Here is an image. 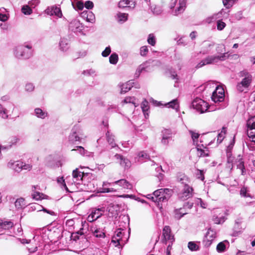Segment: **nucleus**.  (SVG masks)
Wrapping results in <instances>:
<instances>
[{
  "instance_id": "1",
  "label": "nucleus",
  "mask_w": 255,
  "mask_h": 255,
  "mask_svg": "<svg viewBox=\"0 0 255 255\" xmlns=\"http://www.w3.org/2000/svg\"><path fill=\"white\" fill-rule=\"evenodd\" d=\"M240 81L236 86L237 91L240 93L248 92L252 86L253 81V76L251 73L247 70H243L238 73Z\"/></svg>"
},
{
  "instance_id": "2",
  "label": "nucleus",
  "mask_w": 255,
  "mask_h": 255,
  "mask_svg": "<svg viewBox=\"0 0 255 255\" xmlns=\"http://www.w3.org/2000/svg\"><path fill=\"white\" fill-rule=\"evenodd\" d=\"M13 53L17 59H29L33 54L32 46L31 44L25 42L16 46L14 48Z\"/></svg>"
},
{
  "instance_id": "3",
  "label": "nucleus",
  "mask_w": 255,
  "mask_h": 255,
  "mask_svg": "<svg viewBox=\"0 0 255 255\" xmlns=\"http://www.w3.org/2000/svg\"><path fill=\"white\" fill-rule=\"evenodd\" d=\"M226 54L221 55H209L198 63L195 68L198 69L203 66L217 63L219 61H224L226 59Z\"/></svg>"
},
{
  "instance_id": "4",
  "label": "nucleus",
  "mask_w": 255,
  "mask_h": 255,
  "mask_svg": "<svg viewBox=\"0 0 255 255\" xmlns=\"http://www.w3.org/2000/svg\"><path fill=\"white\" fill-rule=\"evenodd\" d=\"M172 191L168 188H161L153 192V195L156 196L154 197L155 202L159 205V203L161 202H166L171 196Z\"/></svg>"
},
{
  "instance_id": "5",
  "label": "nucleus",
  "mask_w": 255,
  "mask_h": 255,
  "mask_svg": "<svg viewBox=\"0 0 255 255\" xmlns=\"http://www.w3.org/2000/svg\"><path fill=\"white\" fill-rule=\"evenodd\" d=\"M82 130L78 125L74 126L71 130L69 135V141L71 143L75 144L77 142H80L83 138Z\"/></svg>"
},
{
  "instance_id": "6",
  "label": "nucleus",
  "mask_w": 255,
  "mask_h": 255,
  "mask_svg": "<svg viewBox=\"0 0 255 255\" xmlns=\"http://www.w3.org/2000/svg\"><path fill=\"white\" fill-rule=\"evenodd\" d=\"M192 107L200 114H202L207 111L209 105L205 101L196 98L192 102Z\"/></svg>"
},
{
  "instance_id": "7",
  "label": "nucleus",
  "mask_w": 255,
  "mask_h": 255,
  "mask_svg": "<svg viewBox=\"0 0 255 255\" xmlns=\"http://www.w3.org/2000/svg\"><path fill=\"white\" fill-rule=\"evenodd\" d=\"M124 235L125 232H124V230L121 228H119L115 232V235L113 237L112 239V242L116 244L118 243L117 245H116V247H118V246H122V245H124L126 243V242L128 241V239L126 238V240L124 239Z\"/></svg>"
},
{
  "instance_id": "8",
  "label": "nucleus",
  "mask_w": 255,
  "mask_h": 255,
  "mask_svg": "<svg viewBox=\"0 0 255 255\" xmlns=\"http://www.w3.org/2000/svg\"><path fill=\"white\" fill-rule=\"evenodd\" d=\"M193 189L189 185L183 186V188L178 194V198L182 201H185L192 197Z\"/></svg>"
},
{
  "instance_id": "9",
  "label": "nucleus",
  "mask_w": 255,
  "mask_h": 255,
  "mask_svg": "<svg viewBox=\"0 0 255 255\" xmlns=\"http://www.w3.org/2000/svg\"><path fill=\"white\" fill-rule=\"evenodd\" d=\"M225 93L224 89L219 86H217L216 90L213 92L211 98L215 103H218L223 101L224 100Z\"/></svg>"
},
{
  "instance_id": "10",
  "label": "nucleus",
  "mask_w": 255,
  "mask_h": 255,
  "mask_svg": "<svg viewBox=\"0 0 255 255\" xmlns=\"http://www.w3.org/2000/svg\"><path fill=\"white\" fill-rule=\"evenodd\" d=\"M83 28L82 23L77 19L72 20L69 25V29L74 33L82 32Z\"/></svg>"
},
{
  "instance_id": "11",
  "label": "nucleus",
  "mask_w": 255,
  "mask_h": 255,
  "mask_svg": "<svg viewBox=\"0 0 255 255\" xmlns=\"http://www.w3.org/2000/svg\"><path fill=\"white\" fill-rule=\"evenodd\" d=\"M90 231L93 235L99 239H104L106 237V232L104 229L100 228L97 226H93L90 227Z\"/></svg>"
},
{
  "instance_id": "12",
  "label": "nucleus",
  "mask_w": 255,
  "mask_h": 255,
  "mask_svg": "<svg viewBox=\"0 0 255 255\" xmlns=\"http://www.w3.org/2000/svg\"><path fill=\"white\" fill-rule=\"evenodd\" d=\"M153 62L154 61H151L149 60L148 61H146V62L140 65L136 71V72L135 73V76L136 77H138L140 73H141L142 72L144 71H149L150 70V64L152 62Z\"/></svg>"
},
{
  "instance_id": "13",
  "label": "nucleus",
  "mask_w": 255,
  "mask_h": 255,
  "mask_svg": "<svg viewBox=\"0 0 255 255\" xmlns=\"http://www.w3.org/2000/svg\"><path fill=\"white\" fill-rule=\"evenodd\" d=\"M115 158L118 160L120 165L124 167L125 169H128L131 166V162L129 159L119 154L115 155Z\"/></svg>"
},
{
  "instance_id": "14",
  "label": "nucleus",
  "mask_w": 255,
  "mask_h": 255,
  "mask_svg": "<svg viewBox=\"0 0 255 255\" xmlns=\"http://www.w3.org/2000/svg\"><path fill=\"white\" fill-rule=\"evenodd\" d=\"M161 143L164 145H167L169 140L171 138L172 132L171 129H164L161 132Z\"/></svg>"
},
{
  "instance_id": "15",
  "label": "nucleus",
  "mask_w": 255,
  "mask_h": 255,
  "mask_svg": "<svg viewBox=\"0 0 255 255\" xmlns=\"http://www.w3.org/2000/svg\"><path fill=\"white\" fill-rule=\"evenodd\" d=\"M186 7V0H179L178 5L177 8L172 11V13L174 15H178L185 10Z\"/></svg>"
},
{
  "instance_id": "16",
  "label": "nucleus",
  "mask_w": 255,
  "mask_h": 255,
  "mask_svg": "<svg viewBox=\"0 0 255 255\" xmlns=\"http://www.w3.org/2000/svg\"><path fill=\"white\" fill-rule=\"evenodd\" d=\"M22 165H23V162L19 161H10L9 162H8L7 164V166L8 167L12 169L15 172H19L22 170Z\"/></svg>"
},
{
  "instance_id": "17",
  "label": "nucleus",
  "mask_w": 255,
  "mask_h": 255,
  "mask_svg": "<svg viewBox=\"0 0 255 255\" xmlns=\"http://www.w3.org/2000/svg\"><path fill=\"white\" fill-rule=\"evenodd\" d=\"M203 44V49L200 53L203 55H206L209 53L211 49L214 46L215 43L213 42H209L204 41Z\"/></svg>"
},
{
  "instance_id": "18",
  "label": "nucleus",
  "mask_w": 255,
  "mask_h": 255,
  "mask_svg": "<svg viewBox=\"0 0 255 255\" xmlns=\"http://www.w3.org/2000/svg\"><path fill=\"white\" fill-rule=\"evenodd\" d=\"M38 186H32V191L33 193L32 194V197L33 199H35L36 200H41L43 199L46 198L47 197V195L40 193L38 191H36L35 190L37 188Z\"/></svg>"
},
{
  "instance_id": "19",
  "label": "nucleus",
  "mask_w": 255,
  "mask_h": 255,
  "mask_svg": "<svg viewBox=\"0 0 255 255\" xmlns=\"http://www.w3.org/2000/svg\"><path fill=\"white\" fill-rule=\"evenodd\" d=\"M113 185L118 184L120 186L123 187L125 189H131L132 188V185L129 182L124 179H120L112 183Z\"/></svg>"
},
{
  "instance_id": "20",
  "label": "nucleus",
  "mask_w": 255,
  "mask_h": 255,
  "mask_svg": "<svg viewBox=\"0 0 255 255\" xmlns=\"http://www.w3.org/2000/svg\"><path fill=\"white\" fill-rule=\"evenodd\" d=\"M135 5V2L133 0H121L119 2V7H132L134 8Z\"/></svg>"
},
{
  "instance_id": "21",
  "label": "nucleus",
  "mask_w": 255,
  "mask_h": 255,
  "mask_svg": "<svg viewBox=\"0 0 255 255\" xmlns=\"http://www.w3.org/2000/svg\"><path fill=\"white\" fill-rule=\"evenodd\" d=\"M163 236L165 240L173 242L174 240L173 236L171 234V229L169 226H166L163 229Z\"/></svg>"
},
{
  "instance_id": "22",
  "label": "nucleus",
  "mask_w": 255,
  "mask_h": 255,
  "mask_svg": "<svg viewBox=\"0 0 255 255\" xmlns=\"http://www.w3.org/2000/svg\"><path fill=\"white\" fill-rule=\"evenodd\" d=\"M13 222L10 221H4L0 219V231L4 230H8L13 226Z\"/></svg>"
},
{
  "instance_id": "23",
  "label": "nucleus",
  "mask_w": 255,
  "mask_h": 255,
  "mask_svg": "<svg viewBox=\"0 0 255 255\" xmlns=\"http://www.w3.org/2000/svg\"><path fill=\"white\" fill-rule=\"evenodd\" d=\"M149 158V156L145 152L142 151L138 153L137 156L135 157V161L142 162L145 160Z\"/></svg>"
},
{
  "instance_id": "24",
  "label": "nucleus",
  "mask_w": 255,
  "mask_h": 255,
  "mask_svg": "<svg viewBox=\"0 0 255 255\" xmlns=\"http://www.w3.org/2000/svg\"><path fill=\"white\" fill-rule=\"evenodd\" d=\"M60 49L63 51H67L69 48V40L67 38H61L59 41Z\"/></svg>"
},
{
  "instance_id": "25",
  "label": "nucleus",
  "mask_w": 255,
  "mask_h": 255,
  "mask_svg": "<svg viewBox=\"0 0 255 255\" xmlns=\"http://www.w3.org/2000/svg\"><path fill=\"white\" fill-rule=\"evenodd\" d=\"M177 180L180 182L183 186L189 185V180L188 177L183 173H179L177 175Z\"/></svg>"
},
{
  "instance_id": "26",
  "label": "nucleus",
  "mask_w": 255,
  "mask_h": 255,
  "mask_svg": "<svg viewBox=\"0 0 255 255\" xmlns=\"http://www.w3.org/2000/svg\"><path fill=\"white\" fill-rule=\"evenodd\" d=\"M237 168L241 169L242 174L244 175L245 173L246 169H245V165H244V162L243 158H242V156H241V155H238V158H237Z\"/></svg>"
},
{
  "instance_id": "27",
  "label": "nucleus",
  "mask_w": 255,
  "mask_h": 255,
  "mask_svg": "<svg viewBox=\"0 0 255 255\" xmlns=\"http://www.w3.org/2000/svg\"><path fill=\"white\" fill-rule=\"evenodd\" d=\"M72 151H78V152L82 155L85 156H93V153L85 150L82 146H77V149H73Z\"/></svg>"
},
{
  "instance_id": "28",
  "label": "nucleus",
  "mask_w": 255,
  "mask_h": 255,
  "mask_svg": "<svg viewBox=\"0 0 255 255\" xmlns=\"http://www.w3.org/2000/svg\"><path fill=\"white\" fill-rule=\"evenodd\" d=\"M83 172H81L78 168L74 170L72 172L73 178L75 180L74 182L81 181L83 177Z\"/></svg>"
},
{
  "instance_id": "29",
  "label": "nucleus",
  "mask_w": 255,
  "mask_h": 255,
  "mask_svg": "<svg viewBox=\"0 0 255 255\" xmlns=\"http://www.w3.org/2000/svg\"><path fill=\"white\" fill-rule=\"evenodd\" d=\"M240 194L243 197L252 198V196L250 193V188L247 186H244L241 188Z\"/></svg>"
},
{
  "instance_id": "30",
  "label": "nucleus",
  "mask_w": 255,
  "mask_h": 255,
  "mask_svg": "<svg viewBox=\"0 0 255 255\" xmlns=\"http://www.w3.org/2000/svg\"><path fill=\"white\" fill-rule=\"evenodd\" d=\"M132 84H134V82L130 81L127 83L123 84L121 87V93L125 94L128 92V91H129L131 89V88L133 87Z\"/></svg>"
},
{
  "instance_id": "31",
  "label": "nucleus",
  "mask_w": 255,
  "mask_h": 255,
  "mask_svg": "<svg viewBox=\"0 0 255 255\" xmlns=\"http://www.w3.org/2000/svg\"><path fill=\"white\" fill-rule=\"evenodd\" d=\"M227 245H229V243L227 240L219 243L217 246V251L218 253L224 252L226 250Z\"/></svg>"
},
{
  "instance_id": "32",
  "label": "nucleus",
  "mask_w": 255,
  "mask_h": 255,
  "mask_svg": "<svg viewBox=\"0 0 255 255\" xmlns=\"http://www.w3.org/2000/svg\"><path fill=\"white\" fill-rule=\"evenodd\" d=\"M106 136L107 141L112 147H115L117 146L116 143L115 142L114 135H113L109 131L106 132Z\"/></svg>"
},
{
  "instance_id": "33",
  "label": "nucleus",
  "mask_w": 255,
  "mask_h": 255,
  "mask_svg": "<svg viewBox=\"0 0 255 255\" xmlns=\"http://www.w3.org/2000/svg\"><path fill=\"white\" fill-rule=\"evenodd\" d=\"M141 108L142 111L144 115L145 118H147V116H148V114L147 113L148 110L149 109V104L147 100L145 99L144 100L141 104Z\"/></svg>"
},
{
  "instance_id": "34",
  "label": "nucleus",
  "mask_w": 255,
  "mask_h": 255,
  "mask_svg": "<svg viewBox=\"0 0 255 255\" xmlns=\"http://www.w3.org/2000/svg\"><path fill=\"white\" fill-rule=\"evenodd\" d=\"M104 212V208H100L93 210L91 213L92 215H93V216L95 217V218L98 219L102 216Z\"/></svg>"
},
{
  "instance_id": "35",
  "label": "nucleus",
  "mask_w": 255,
  "mask_h": 255,
  "mask_svg": "<svg viewBox=\"0 0 255 255\" xmlns=\"http://www.w3.org/2000/svg\"><path fill=\"white\" fill-rule=\"evenodd\" d=\"M241 223V222L239 220L236 221L235 226L234 227L235 231H234V232L232 234L233 236H235V237L237 236H238V235L239 234H240L241 233V228L240 227Z\"/></svg>"
},
{
  "instance_id": "36",
  "label": "nucleus",
  "mask_w": 255,
  "mask_h": 255,
  "mask_svg": "<svg viewBox=\"0 0 255 255\" xmlns=\"http://www.w3.org/2000/svg\"><path fill=\"white\" fill-rule=\"evenodd\" d=\"M35 115L39 118L44 119L47 116V113L42 111L40 108H36L34 110Z\"/></svg>"
},
{
  "instance_id": "37",
  "label": "nucleus",
  "mask_w": 255,
  "mask_h": 255,
  "mask_svg": "<svg viewBox=\"0 0 255 255\" xmlns=\"http://www.w3.org/2000/svg\"><path fill=\"white\" fill-rule=\"evenodd\" d=\"M26 206L25 200L24 198H20L17 199L15 202V207L19 209L24 208Z\"/></svg>"
},
{
  "instance_id": "38",
  "label": "nucleus",
  "mask_w": 255,
  "mask_h": 255,
  "mask_svg": "<svg viewBox=\"0 0 255 255\" xmlns=\"http://www.w3.org/2000/svg\"><path fill=\"white\" fill-rule=\"evenodd\" d=\"M165 106L168 108H171L173 109H175L176 110H178L179 108V104L177 99L173 100L171 102L165 104Z\"/></svg>"
},
{
  "instance_id": "39",
  "label": "nucleus",
  "mask_w": 255,
  "mask_h": 255,
  "mask_svg": "<svg viewBox=\"0 0 255 255\" xmlns=\"http://www.w3.org/2000/svg\"><path fill=\"white\" fill-rule=\"evenodd\" d=\"M128 14L119 12L117 14V19L119 22L123 23L128 20Z\"/></svg>"
},
{
  "instance_id": "40",
  "label": "nucleus",
  "mask_w": 255,
  "mask_h": 255,
  "mask_svg": "<svg viewBox=\"0 0 255 255\" xmlns=\"http://www.w3.org/2000/svg\"><path fill=\"white\" fill-rule=\"evenodd\" d=\"M212 219L214 223L217 224L223 223L225 221V218L223 215L220 216L214 215Z\"/></svg>"
},
{
  "instance_id": "41",
  "label": "nucleus",
  "mask_w": 255,
  "mask_h": 255,
  "mask_svg": "<svg viewBox=\"0 0 255 255\" xmlns=\"http://www.w3.org/2000/svg\"><path fill=\"white\" fill-rule=\"evenodd\" d=\"M119 60L118 55L116 53H112L109 57V62L111 64H116Z\"/></svg>"
},
{
  "instance_id": "42",
  "label": "nucleus",
  "mask_w": 255,
  "mask_h": 255,
  "mask_svg": "<svg viewBox=\"0 0 255 255\" xmlns=\"http://www.w3.org/2000/svg\"><path fill=\"white\" fill-rule=\"evenodd\" d=\"M185 209L183 208H180L179 209L175 210V217L178 219H180L181 218H182L184 215L187 214V212H185L184 210Z\"/></svg>"
},
{
  "instance_id": "43",
  "label": "nucleus",
  "mask_w": 255,
  "mask_h": 255,
  "mask_svg": "<svg viewBox=\"0 0 255 255\" xmlns=\"http://www.w3.org/2000/svg\"><path fill=\"white\" fill-rule=\"evenodd\" d=\"M151 11L156 15H159L162 12V9L160 6L153 5L150 7Z\"/></svg>"
},
{
  "instance_id": "44",
  "label": "nucleus",
  "mask_w": 255,
  "mask_h": 255,
  "mask_svg": "<svg viewBox=\"0 0 255 255\" xmlns=\"http://www.w3.org/2000/svg\"><path fill=\"white\" fill-rule=\"evenodd\" d=\"M188 247L191 251H197L199 250V247L194 242H189L188 244Z\"/></svg>"
},
{
  "instance_id": "45",
  "label": "nucleus",
  "mask_w": 255,
  "mask_h": 255,
  "mask_svg": "<svg viewBox=\"0 0 255 255\" xmlns=\"http://www.w3.org/2000/svg\"><path fill=\"white\" fill-rule=\"evenodd\" d=\"M22 12L25 15H29L32 12L31 8L29 5H23L21 8Z\"/></svg>"
},
{
  "instance_id": "46",
  "label": "nucleus",
  "mask_w": 255,
  "mask_h": 255,
  "mask_svg": "<svg viewBox=\"0 0 255 255\" xmlns=\"http://www.w3.org/2000/svg\"><path fill=\"white\" fill-rule=\"evenodd\" d=\"M0 117L3 119H7L8 115L7 113V110L3 108L2 106L0 104Z\"/></svg>"
},
{
  "instance_id": "47",
  "label": "nucleus",
  "mask_w": 255,
  "mask_h": 255,
  "mask_svg": "<svg viewBox=\"0 0 255 255\" xmlns=\"http://www.w3.org/2000/svg\"><path fill=\"white\" fill-rule=\"evenodd\" d=\"M196 176L197 179L203 181L204 178V172L202 170L197 169V172L196 173Z\"/></svg>"
},
{
  "instance_id": "48",
  "label": "nucleus",
  "mask_w": 255,
  "mask_h": 255,
  "mask_svg": "<svg viewBox=\"0 0 255 255\" xmlns=\"http://www.w3.org/2000/svg\"><path fill=\"white\" fill-rule=\"evenodd\" d=\"M57 181L58 183H59V184H60L61 185L62 187L64 188L67 191L68 190V188L66 185L65 180L63 177H58L57 179Z\"/></svg>"
},
{
  "instance_id": "49",
  "label": "nucleus",
  "mask_w": 255,
  "mask_h": 255,
  "mask_svg": "<svg viewBox=\"0 0 255 255\" xmlns=\"http://www.w3.org/2000/svg\"><path fill=\"white\" fill-rule=\"evenodd\" d=\"M223 3L227 8H230L233 5L234 1L233 0H223Z\"/></svg>"
},
{
  "instance_id": "50",
  "label": "nucleus",
  "mask_w": 255,
  "mask_h": 255,
  "mask_svg": "<svg viewBox=\"0 0 255 255\" xmlns=\"http://www.w3.org/2000/svg\"><path fill=\"white\" fill-rule=\"evenodd\" d=\"M205 236L212 241L216 238V234L213 230H208Z\"/></svg>"
},
{
  "instance_id": "51",
  "label": "nucleus",
  "mask_w": 255,
  "mask_h": 255,
  "mask_svg": "<svg viewBox=\"0 0 255 255\" xmlns=\"http://www.w3.org/2000/svg\"><path fill=\"white\" fill-rule=\"evenodd\" d=\"M217 13H215L211 16L207 17L206 19V22L208 23H211L212 22L215 21L217 18Z\"/></svg>"
},
{
  "instance_id": "52",
  "label": "nucleus",
  "mask_w": 255,
  "mask_h": 255,
  "mask_svg": "<svg viewBox=\"0 0 255 255\" xmlns=\"http://www.w3.org/2000/svg\"><path fill=\"white\" fill-rule=\"evenodd\" d=\"M147 42L149 44L154 46L156 43L155 37L151 34H149L147 39Z\"/></svg>"
},
{
  "instance_id": "53",
  "label": "nucleus",
  "mask_w": 255,
  "mask_h": 255,
  "mask_svg": "<svg viewBox=\"0 0 255 255\" xmlns=\"http://www.w3.org/2000/svg\"><path fill=\"white\" fill-rule=\"evenodd\" d=\"M34 89V86L32 83H28L26 84L25 86V90L28 92H31Z\"/></svg>"
},
{
  "instance_id": "54",
  "label": "nucleus",
  "mask_w": 255,
  "mask_h": 255,
  "mask_svg": "<svg viewBox=\"0 0 255 255\" xmlns=\"http://www.w3.org/2000/svg\"><path fill=\"white\" fill-rule=\"evenodd\" d=\"M111 52V49L110 46L107 47L102 52V55L104 57L108 56Z\"/></svg>"
},
{
  "instance_id": "55",
  "label": "nucleus",
  "mask_w": 255,
  "mask_h": 255,
  "mask_svg": "<svg viewBox=\"0 0 255 255\" xmlns=\"http://www.w3.org/2000/svg\"><path fill=\"white\" fill-rule=\"evenodd\" d=\"M213 241L209 239V238H207V237L205 236L204 240H203V244L206 247H209L212 243Z\"/></svg>"
},
{
  "instance_id": "56",
  "label": "nucleus",
  "mask_w": 255,
  "mask_h": 255,
  "mask_svg": "<svg viewBox=\"0 0 255 255\" xmlns=\"http://www.w3.org/2000/svg\"><path fill=\"white\" fill-rule=\"evenodd\" d=\"M148 51V48L146 46H142L140 49V55L142 56H144L146 55Z\"/></svg>"
},
{
  "instance_id": "57",
  "label": "nucleus",
  "mask_w": 255,
  "mask_h": 255,
  "mask_svg": "<svg viewBox=\"0 0 255 255\" xmlns=\"http://www.w3.org/2000/svg\"><path fill=\"white\" fill-rule=\"evenodd\" d=\"M226 26V23L222 20H218L217 21V29L219 30H223Z\"/></svg>"
},
{
  "instance_id": "58",
  "label": "nucleus",
  "mask_w": 255,
  "mask_h": 255,
  "mask_svg": "<svg viewBox=\"0 0 255 255\" xmlns=\"http://www.w3.org/2000/svg\"><path fill=\"white\" fill-rule=\"evenodd\" d=\"M54 14L61 17L62 16V12L60 8L57 7H53Z\"/></svg>"
},
{
  "instance_id": "59",
  "label": "nucleus",
  "mask_w": 255,
  "mask_h": 255,
  "mask_svg": "<svg viewBox=\"0 0 255 255\" xmlns=\"http://www.w3.org/2000/svg\"><path fill=\"white\" fill-rule=\"evenodd\" d=\"M82 224L83 228H81L80 231L78 232V234L81 235H84L85 234L84 231L85 230L84 229V228L87 227L89 226L88 223L86 222V221H85L84 223L82 222Z\"/></svg>"
},
{
  "instance_id": "60",
  "label": "nucleus",
  "mask_w": 255,
  "mask_h": 255,
  "mask_svg": "<svg viewBox=\"0 0 255 255\" xmlns=\"http://www.w3.org/2000/svg\"><path fill=\"white\" fill-rule=\"evenodd\" d=\"M134 101H135V98L134 97H126L124 100V103H132L134 105H135V102H134Z\"/></svg>"
},
{
  "instance_id": "61",
  "label": "nucleus",
  "mask_w": 255,
  "mask_h": 255,
  "mask_svg": "<svg viewBox=\"0 0 255 255\" xmlns=\"http://www.w3.org/2000/svg\"><path fill=\"white\" fill-rule=\"evenodd\" d=\"M40 3V0H31L28 2L29 5L32 8H34Z\"/></svg>"
},
{
  "instance_id": "62",
  "label": "nucleus",
  "mask_w": 255,
  "mask_h": 255,
  "mask_svg": "<svg viewBox=\"0 0 255 255\" xmlns=\"http://www.w3.org/2000/svg\"><path fill=\"white\" fill-rule=\"evenodd\" d=\"M85 6L87 9H91L94 6V3L92 1L88 0L85 2Z\"/></svg>"
},
{
  "instance_id": "63",
  "label": "nucleus",
  "mask_w": 255,
  "mask_h": 255,
  "mask_svg": "<svg viewBox=\"0 0 255 255\" xmlns=\"http://www.w3.org/2000/svg\"><path fill=\"white\" fill-rule=\"evenodd\" d=\"M190 134H191V137L193 139V140L194 141L195 140H197L199 136V134L198 133H196V132H193V131L192 130H190L189 131Z\"/></svg>"
},
{
  "instance_id": "64",
  "label": "nucleus",
  "mask_w": 255,
  "mask_h": 255,
  "mask_svg": "<svg viewBox=\"0 0 255 255\" xmlns=\"http://www.w3.org/2000/svg\"><path fill=\"white\" fill-rule=\"evenodd\" d=\"M94 20V16L92 12H89L87 15V20L90 22H93Z\"/></svg>"
}]
</instances>
